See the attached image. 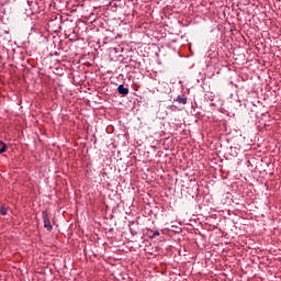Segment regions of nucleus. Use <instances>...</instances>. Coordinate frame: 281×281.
Returning a JSON list of instances; mask_svg holds the SVG:
<instances>
[{
    "label": "nucleus",
    "instance_id": "obj_1",
    "mask_svg": "<svg viewBox=\"0 0 281 281\" xmlns=\"http://www.w3.org/2000/svg\"><path fill=\"white\" fill-rule=\"evenodd\" d=\"M42 220L44 221V228H46L48 232H52L53 226L50 224V220H49L47 211L42 212Z\"/></svg>",
    "mask_w": 281,
    "mask_h": 281
},
{
    "label": "nucleus",
    "instance_id": "obj_2",
    "mask_svg": "<svg viewBox=\"0 0 281 281\" xmlns=\"http://www.w3.org/2000/svg\"><path fill=\"white\" fill-rule=\"evenodd\" d=\"M117 92L120 93V95H128L130 89L125 88L123 85H120L117 87Z\"/></svg>",
    "mask_w": 281,
    "mask_h": 281
},
{
    "label": "nucleus",
    "instance_id": "obj_3",
    "mask_svg": "<svg viewBox=\"0 0 281 281\" xmlns=\"http://www.w3.org/2000/svg\"><path fill=\"white\" fill-rule=\"evenodd\" d=\"M176 102H178V104H187L188 98L178 95V97L176 98Z\"/></svg>",
    "mask_w": 281,
    "mask_h": 281
},
{
    "label": "nucleus",
    "instance_id": "obj_4",
    "mask_svg": "<svg viewBox=\"0 0 281 281\" xmlns=\"http://www.w3.org/2000/svg\"><path fill=\"white\" fill-rule=\"evenodd\" d=\"M7 150V145L0 140V155L4 154Z\"/></svg>",
    "mask_w": 281,
    "mask_h": 281
},
{
    "label": "nucleus",
    "instance_id": "obj_5",
    "mask_svg": "<svg viewBox=\"0 0 281 281\" xmlns=\"http://www.w3.org/2000/svg\"><path fill=\"white\" fill-rule=\"evenodd\" d=\"M0 214H2V216H5L8 214V210L2 206V209H0Z\"/></svg>",
    "mask_w": 281,
    "mask_h": 281
},
{
    "label": "nucleus",
    "instance_id": "obj_6",
    "mask_svg": "<svg viewBox=\"0 0 281 281\" xmlns=\"http://www.w3.org/2000/svg\"><path fill=\"white\" fill-rule=\"evenodd\" d=\"M158 236H160V233H159V232H155V233L153 234V238H156V237H158Z\"/></svg>",
    "mask_w": 281,
    "mask_h": 281
}]
</instances>
